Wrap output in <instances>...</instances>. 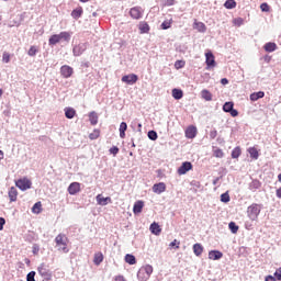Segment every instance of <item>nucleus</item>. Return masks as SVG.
<instances>
[{"label": "nucleus", "mask_w": 281, "mask_h": 281, "mask_svg": "<svg viewBox=\"0 0 281 281\" xmlns=\"http://www.w3.org/2000/svg\"><path fill=\"white\" fill-rule=\"evenodd\" d=\"M260 10L261 12H269V4L267 2L261 3Z\"/></svg>", "instance_id": "nucleus-52"}, {"label": "nucleus", "mask_w": 281, "mask_h": 281, "mask_svg": "<svg viewBox=\"0 0 281 281\" xmlns=\"http://www.w3.org/2000/svg\"><path fill=\"white\" fill-rule=\"evenodd\" d=\"M240 157V147H235L232 151V158L238 159Z\"/></svg>", "instance_id": "nucleus-41"}, {"label": "nucleus", "mask_w": 281, "mask_h": 281, "mask_svg": "<svg viewBox=\"0 0 281 281\" xmlns=\"http://www.w3.org/2000/svg\"><path fill=\"white\" fill-rule=\"evenodd\" d=\"M228 113L232 115V117H238V110H235L234 108Z\"/></svg>", "instance_id": "nucleus-57"}, {"label": "nucleus", "mask_w": 281, "mask_h": 281, "mask_svg": "<svg viewBox=\"0 0 281 281\" xmlns=\"http://www.w3.org/2000/svg\"><path fill=\"white\" fill-rule=\"evenodd\" d=\"M125 262H127V265H137V259L135 258V256L127 254L125 256Z\"/></svg>", "instance_id": "nucleus-33"}, {"label": "nucleus", "mask_w": 281, "mask_h": 281, "mask_svg": "<svg viewBox=\"0 0 281 281\" xmlns=\"http://www.w3.org/2000/svg\"><path fill=\"white\" fill-rule=\"evenodd\" d=\"M189 170H192V162L186 161L178 168V175H186Z\"/></svg>", "instance_id": "nucleus-11"}, {"label": "nucleus", "mask_w": 281, "mask_h": 281, "mask_svg": "<svg viewBox=\"0 0 281 281\" xmlns=\"http://www.w3.org/2000/svg\"><path fill=\"white\" fill-rule=\"evenodd\" d=\"M179 245H181V243H179L177 239H175L173 241H171L169 244V247H176V249H179Z\"/></svg>", "instance_id": "nucleus-53"}, {"label": "nucleus", "mask_w": 281, "mask_h": 281, "mask_svg": "<svg viewBox=\"0 0 281 281\" xmlns=\"http://www.w3.org/2000/svg\"><path fill=\"white\" fill-rule=\"evenodd\" d=\"M115 281H126V279L124 278V276H116L114 278Z\"/></svg>", "instance_id": "nucleus-59"}, {"label": "nucleus", "mask_w": 281, "mask_h": 281, "mask_svg": "<svg viewBox=\"0 0 281 281\" xmlns=\"http://www.w3.org/2000/svg\"><path fill=\"white\" fill-rule=\"evenodd\" d=\"M8 194H9V199H10L11 203H14V201H16V199L19 196V191L16 190L15 187H11L9 189Z\"/></svg>", "instance_id": "nucleus-16"}, {"label": "nucleus", "mask_w": 281, "mask_h": 281, "mask_svg": "<svg viewBox=\"0 0 281 281\" xmlns=\"http://www.w3.org/2000/svg\"><path fill=\"white\" fill-rule=\"evenodd\" d=\"M127 128H128V125L126 124V122H122V123L120 124L119 131H120V137H121V139H124V137H126V131H127Z\"/></svg>", "instance_id": "nucleus-23"}, {"label": "nucleus", "mask_w": 281, "mask_h": 281, "mask_svg": "<svg viewBox=\"0 0 281 281\" xmlns=\"http://www.w3.org/2000/svg\"><path fill=\"white\" fill-rule=\"evenodd\" d=\"M65 115L67 120H74V117H76V110L74 108H66Z\"/></svg>", "instance_id": "nucleus-24"}, {"label": "nucleus", "mask_w": 281, "mask_h": 281, "mask_svg": "<svg viewBox=\"0 0 281 281\" xmlns=\"http://www.w3.org/2000/svg\"><path fill=\"white\" fill-rule=\"evenodd\" d=\"M218 181H221V178H215V179L213 180V186H216V184L218 183Z\"/></svg>", "instance_id": "nucleus-63"}, {"label": "nucleus", "mask_w": 281, "mask_h": 281, "mask_svg": "<svg viewBox=\"0 0 281 281\" xmlns=\"http://www.w3.org/2000/svg\"><path fill=\"white\" fill-rule=\"evenodd\" d=\"M153 192H155V194H161V193L166 192V183L159 182V183L154 184Z\"/></svg>", "instance_id": "nucleus-14"}, {"label": "nucleus", "mask_w": 281, "mask_h": 281, "mask_svg": "<svg viewBox=\"0 0 281 281\" xmlns=\"http://www.w3.org/2000/svg\"><path fill=\"white\" fill-rule=\"evenodd\" d=\"M58 43H60V36L58 34L52 35L48 40V45H50V47L54 45H58Z\"/></svg>", "instance_id": "nucleus-25"}, {"label": "nucleus", "mask_w": 281, "mask_h": 281, "mask_svg": "<svg viewBox=\"0 0 281 281\" xmlns=\"http://www.w3.org/2000/svg\"><path fill=\"white\" fill-rule=\"evenodd\" d=\"M130 16H132L134 20L139 21L144 16V10L142 7H133L130 10Z\"/></svg>", "instance_id": "nucleus-5"}, {"label": "nucleus", "mask_w": 281, "mask_h": 281, "mask_svg": "<svg viewBox=\"0 0 281 281\" xmlns=\"http://www.w3.org/2000/svg\"><path fill=\"white\" fill-rule=\"evenodd\" d=\"M193 254L198 257H200L203 254V245L201 244H194L193 245Z\"/></svg>", "instance_id": "nucleus-28"}, {"label": "nucleus", "mask_w": 281, "mask_h": 281, "mask_svg": "<svg viewBox=\"0 0 281 281\" xmlns=\"http://www.w3.org/2000/svg\"><path fill=\"white\" fill-rule=\"evenodd\" d=\"M95 200H97L98 205H102V206L109 205V203H112V202H113V201L111 200V196L104 198V196H102V194H98V195L95 196Z\"/></svg>", "instance_id": "nucleus-12"}, {"label": "nucleus", "mask_w": 281, "mask_h": 281, "mask_svg": "<svg viewBox=\"0 0 281 281\" xmlns=\"http://www.w3.org/2000/svg\"><path fill=\"white\" fill-rule=\"evenodd\" d=\"M221 258H223V252H221L220 250H211L209 252L210 260H221Z\"/></svg>", "instance_id": "nucleus-18"}, {"label": "nucleus", "mask_w": 281, "mask_h": 281, "mask_svg": "<svg viewBox=\"0 0 281 281\" xmlns=\"http://www.w3.org/2000/svg\"><path fill=\"white\" fill-rule=\"evenodd\" d=\"M56 246L59 247L58 250L63 251L64 254H69V248H67V243H69V239L67 238V235L59 234L55 238Z\"/></svg>", "instance_id": "nucleus-1"}, {"label": "nucleus", "mask_w": 281, "mask_h": 281, "mask_svg": "<svg viewBox=\"0 0 281 281\" xmlns=\"http://www.w3.org/2000/svg\"><path fill=\"white\" fill-rule=\"evenodd\" d=\"M58 36H59V43L60 42L69 43V41H71V32L64 31V32H60Z\"/></svg>", "instance_id": "nucleus-15"}, {"label": "nucleus", "mask_w": 281, "mask_h": 281, "mask_svg": "<svg viewBox=\"0 0 281 281\" xmlns=\"http://www.w3.org/2000/svg\"><path fill=\"white\" fill-rule=\"evenodd\" d=\"M274 278H277V280L281 281V268H278L274 272Z\"/></svg>", "instance_id": "nucleus-54"}, {"label": "nucleus", "mask_w": 281, "mask_h": 281, "mask_svg": "<svg viewBox=\"0 0 281 281\" xmlns=\"http://www.w3.org/2000/svg\"><path fill=\"white\" fill-rule=\"evenodd\" d=\"M260 186L261 183L258 180H252L249 183V190H251V192H256V190H260Z\"/></svg>", "instance_id": "nucleus-30"}, {"label": "nucleus", "mask_w": 281, "mask_h": 281, "mask_svg": "<svg viewBox=\"0 0 281 281\" xmlns=\"http://www.w3.org/2000/svg\"><path fill=\"white\" fill-rule=\"evenodd\" d=\"M139 30L142 34H148V32L150 31V26H148L147 23H143L139 25Z\"/></svg>", "instance_id": "nucleus-38"}, {"label": "nucleus", "mask_w": 281, "mask_h": 281, "mask_svg": "<svg viewBox=\"0 0 281 281\" xmlns=\"http://www.w3.org/2000/svg\"><path fill=\"white\" fill-rule=\"evenodd\" d=\"M3 225H5V218L0 217V232H2Z\"/></svg>", "instance_id": "nucleus-58"}, {"label": "nucleus", "mask_w": 281, "mask_h": 281, "mask_svg": "<svg viewBox=\"0 0 281 281\" xmlns=\"http://www.w3.org/2000/svg\"><path fill=\"white\" fill-rule=\"evenodd\" d=\"M71 16H72V19H76V20L80 19V16H82V7H79L75 10H72Z\"/></svg>", "instance_id": "nucleus-32"}, {"label": "nucleus", "mask_w": 281, "mask_h": 281, "mask_svg": "<svg viewBox=\"0 0 281 281\" xmlns=\"http://www.w3.org/2000/svg\"><path fill=\"white\" fill-rule=\"evenodd\" d=\"M147 137H148L149 139H151V142H157V137H158L157 132H155V131H149L148 134H147Z\"/></svg>", "instance_id": "nucleus-43"}, {"label": "nucleus", "mask_w": 281, "mask_h": 281, "mask_svg": "<svg viewBox=\"0 0 281 281\" xmlns=\"http://www.w3.org/2000/svg\"><path fill=\"white\" fill-rule=\"evenodd\" d=\"M234 25H237L238 27H240V25H243V23H245V21L243 20V18H237L233 21Z\"/></svg>", "instance_id": "nucleus-50"}, {"label": "nucleus", "mask_w": 281, "mask_h": 281, "mask_svg": "<svg viewBox=\"0 0 281 281\" xmlns=\"http://www.w3.org/2000/svg\"><path fill=\"white\" fill-rule=\"evenodd\" d=\"M266 281H276V278H273L272 276H268V277L266 278Z\"/></svg>", "instance_id": "nucleus-62"}, {"label": "nucleus", "mask_w": 281, "mask_h": 281, "mask_svg": "<svg viewBox=\"0 0 281 281\" xmlns=\"http://www.w3.org/2000/svg\"><path fill=\"white\" fill-rule=\"evenodd\" d=\"M117 153H120V148H117V146H113L112 148H110V155H113L115 157Z\"/></svg>", "instance_id": "nucleus-51"}, {"label": "nucleus", "mask_w": 281, "mask_h": 281, "mask_svg": "<svg viewBox=\"0 0 281 281\" xmlns=\"http://www.w3.org/2000/svg\"><path fill=\"white\" fill-rule=\"evenodd\" d=\"M177 69H181L183 67V61H176Z\"/></svg>", "instance_id": "nucleus-60"}, {"label": "nucleus", "mask_w": 281, "mask_h": 281, "mask_svg": "<svg viewBox=\"0 0 281 281\" xmlns=\"http://www.w3.org/2000/svg\"><path fill=\"white\" fill-rule=\"evenodd\" d=\"M34 278H36V272L35 271H31L26 276V281H36V279H34Z\"/></svg>", "instance_id": "nucleus-48"}, {"label": "nucleus", "mask_w": 281, "mask_h": 281, "mask_svg": "<svg viewBox=\"0 0 281 281\" xmlns=\"http://www.w3.org/2000/svg\"><path fill=\"white\" fill-rule=\"evenodd\" d=\"M177 3V0H162V5L165 8H170L171 5H175Z\"/></svg>", "instance_id": "nucleus-44"}, {"label": "nucleus", "mask_w": 281, "mask_h": 281, "mask_svg": "<svg viewBox=\"0 0 281 281\" xmlns=\"http://www.w3.org/2000/svg\"><path fill=\"white\" fill-rule=\"evenodd\" d=\"M225 8L227 10H233V8H236V1L234 0H227L225 3H224Z\"/></svg>", "instance_id": "nucleus-39"}, {"label": "nucleus", "mask_w": 281, "mask_h": 281, "mask_svg": "<svg viewBox=\"0 0 281 281\" xmlns=\"http://www.w3.org/2000/svg\"><path fill=\"white\" fill-rule=\"evenodd\" d=\"M201 97L203 100H205L206 102H212V93L209 90H202L201 91Z\"/></svg>", "instance_id": "nucleus-29"}, {"label": "nucleus", "mask_w": 281, "mask_h": 281, "mask_svg": "<svg viewBox=\"0 0 281 281\" xmlns=\"http://www.w3.org/2000/svg\"><path fill=\"white\" fill-rule=\"evenodd\" d=\"M172 98H175V100H181V98H183V90L175 88L172 90Z\"/></svg>", "instance_id": "nucleus-31"}, {"label": "nucleus", "mask_w": 281, "mask_h": 281, "mask_svg": "<svg viewBox=\"0 0 281 281\" xmlns=\"http://www.w3.org/2000/svg\"><path fill=\"white\" fill-rule=\"evenodd\" d=\"M234 109V102H225L223 105V112L229 113Z\"/></svg>", "instance_id": "nucleus-35"}, {"label": "nucleus", "mask_w": 281, "mask_h": 281, "mask_svg": "<svg viewBox=\"0 0 281 281\" xmlns=\"http://www.w3.org/2000/svg\"><path fill=\"white\" fill-rule=\"evenodd\" d=\"M60 74L63 76V78H71V76H74V68H71V66H61L60 68Z\"/></svg>", "instance_id": "nucleus-10"}, {"label": "nucleus", "mask_w": 281, "mask_h": 281, "mask_svg": "<svg viewBox=\"0 0 281 281\" xmlns=\"http://www.w3.org/2000/svg\"><path fill=\"white\" fill-rule=\"evenodd\" d=\"M221 201L222 203H229L231 198H229V193L225 192L221 195Z\"/></svg>", "instance_id": "nucleus-46"}, {"label": "nucleus", "mask_w": 281, "mask_h": 281, "mask_svg": "<svg viewBox=\"0 0 281 281\" xmlns=\"http://www.w3.org/2000/svg\"><path fill=\"white\" fill-rule=\"evenodd\" d=\"M37 271H38L40 276H42V278H44V280H50L52 279V272L49 271V268H47V266H45V263H42L37 268Z\"/></svg>", "instance_id": "nucleus-6"}, {"label": "nucleus", "mask_w": 281, "mask_h": 281, "mask_svg": "<svg viewBox=\"0 0 281 281\" xmlns=\"http://www.w3.org/2000/svg\"><path fill=\"white\" fill-rule=\"evenodd\" d=\"M186 137H188V139H194L196 137V128L189 126L186 131Z\"/></svg>", "instance_id": "nucleus-19"}, {"label": "nucleus", "mask_w": 281, "mask_h": 281, "mask_svg": "<svg viewBox=\"0 0 281 281\" xmlns=\"http://www.w3.org/2000/svg\"><path fill=\"white\" fill-rule=\"evenodd\" d=\"M218 135V132L216 130H213L210 132L211 139H216V136Z\"/></svg>", "instance_id": "nucleus-56"}, {"label": "nucleus", "mask_w": 281, "mask_h": 281, "mask_svg": "<svg viewBox=\"0 0 281 281\" xmlns=\"http://www.w3.org/2000/svg\"><path fill=\"white\" fill-rule=\"evenodd\" d=\"M122 82H125V85H135L137 80H139V77L135 74L125 75L122 77Z\"/></svg>", "instance_id": "nucleus-8"}, {"label": "nucleus", "mask_w": 281, "mask_h": 281, "mask_svg": "<svg viewBox=\"0 0 281 281\" xmlns=\"http://www.w3.org/2000/svg\"><path fill=\"white\" fill-rule=\"evenodd\" d=\"M33 254H38V246L33 247Z\"/></svg>", "instance_id": "nucleus-64"}, {"label": "nucleus", "mask_w": 281, "mask_h": 281, "mask_svg": "<svg viewBox=\"0 0 281 281\" xmlns=\"http://www.w3.org/2000/svg\"><path fill=\"white\" fill-rule=\"evenodd\" d=\"M149 229L151 234H155V236H159V234H161V227L155 222L150 224Z\"/></svg>", "instance_id": "nucleus-21"}, {"label": "nucleus", "mask_w": 281, "mask_h": 281, "mask_svg": "<svg viewBox=\"0 0 281 281\" xmlns=\"http://www.w3.org/2000/svg\"><path fill=\"white\" fill-rule=\"evenodd\" d=\"M228 227H229L232 234H236L238 232V225H236V223H234V222H231L228 224Z\"/></svg>", "instance_id": "nucleus-45"}, {"label": "nucleus", "mask_w": 281, "mask_h": 281, "mask_svg": "<svg viewBox=\"0 0 281 281\" xmlns=\"http://www.w3.org/2000/svg\"><path fill=\"white\" fill-rule=\"evenodd\" d=\"M2 60L3 63H10V54L3 53Z\"/></svg>", "instance_id": "nucleus-55"}, {"label": "nucleus", "mask_w": 281, "mask_h": 281, "mask_svg": "<svg viewBox=\"0 0 281 281\" xmlns=\"http://www.w3.org/2000/svg\"><path fill=\"white\" fill-rule=\"evenodd\" d=\"M42 204H41V202H36L34 205H33V207H32V212H33V214H41V212H42Z\"/></svg>", "instance_id": "nucleus-37"}, {"label": "nucleus", "mask_w": 281, "mask_h": 281, "mask_svg": "<svg viewBox=\"0 0 281 281\" xmlns=\"http://www.w3.org/2000/svg\"><path fill=\"white\" fill-rule=\"evenodd\" d=\"M15 186L22 190V192H25V190H30V188H32V181L27 178H22L15 182Z\"/></svg>", "instance_id": "nucleus-4"}, {"label": "nucleus", "mask_w": 281, "mask_h": 281, "mask_svg": "<svg viewBox=\"0 0 281 281\" xmlns=\"http://www.w3.org/2000/svg\"><path fill=\"white\" fill-rule=\"evenodd\" d=\"M78 192H80V182L70 183L68 187V193L74 196L75 194H78Z\"/></svg>", "instance_id": "nucleus-13"}, {"label": "nucleus", "mask_w": 281, "mask_h": 281, "mask_svg": "<svg viewBox=\"0 0 281 281\" xmlns=\"http://www.w3.org/2000/svg\"><path fill=\"white\" fill-rule=\"evenodd\" d=\"M205 64L207 66L206 69H210V67H216V60L212 52L205 53Z\"/></svg>", "instance_id": "nucleus-9"}, {"label": "nucleus", "mask_w": 281, "mask_h": 281, "mask_svg": "<svg viewBox=\"0 0 281 281\" xmlns=\"http://www.w3.org/2000/svg\"><path fill=\"white\" fill-rule=\"evenodd\" d=\"M213 155L214 157H217V159H223V157L225 156V154L223 153V149L217 147H213Z\"/></svg>", "instance_id": "nucleus-34"}, {"label": "nucleus", "mask_w": 281, "mask_h": 281, "mask_svg": "<svg viewBox=\"0 0 281 281\" xmlns=\"http://www.w3.org/2000/svg\"><path fill=\"white\" fill-rule=\"evenodd\" d=\"M261 98H265V92L262 91L254 92L250 94L251 102H257V100H260Z\"/></svg>", "instance_id": "nucleus-26"}, {"label": "nucleus", "mask_w": 281, "mask_h": 281, "mask_svg": "<svg viewBox=\"0 0 281 281\" xmlns=\"http://www.w3.org/2000/svg\"><path fill=\"white\" fill-rule=\"evenodd\" d=\"M102 260H104V256H102V254L94 255V260H93L94 265H100Z\"/></svg>", "instance_id": "nucleus-42"}, {"label": "nucleus", "mask_w": 281, "mask_h": 281, "mask_svg": "<svg viewBox=\"0 0 281 281\" xmlns=\"http://www.w3.org/2000/svg\"><path fill=\"white\" fill-rule=\"evenodd\" d=\"M248 153H249L251 159L257 160L260 157V154L258 153V149L256 147H249Z\"/></svg>", "instance_id": "nucleus-27"}, {"label": "nucleus", "mask_w": 281, "mask_h": 281, "mask_svg": "<svg viewBox=\"0 0 281 281\" xmlns=\"http://www.w3.org/2000/svg\"><path fill=\"white\" fill-rule=\"evenodd\" d=\"M89 120L90 124H92V126H95V124H98V114L95 112H91L89 114Z\"/></svg>", "instance_id": "nucleus-36"}, {"label": "nucleus", "mask_w": 281, "mask_h": 281, "mask_svg": "<svg viewBox=\"0 0 281 281\" xmlns=\"http://www.w3.org/2000/svg\"><path fill=\"white\" fill-rule=\"evenodd\" d=\"M263 49L265 52H269V53L276 52V49H278V45L273 42H268L265 44Z\"/></svg>", "instance_id": "nucleus-22"}, {"label": "nucleus", "mask_w": 281, "mask_h": 281, "mask_svg": "<svg viewBox=\"0 0 281 281\" xmlns=\"http://www.w3.org/2000/svg\"><path fill=\"white\" fill-rule=\"evenodd\" d=\"M221 82L222 85H229V80H227V78H223Z\"/></svg>", "instance_id": "nucleus-61"}, {"label": "nucleus", "mask_w": 281, "mask_h": 281, "mask_svg": "<svg viewBox=\"0 0 281 281\" xmlns=\"http://www.w3.org/2000/svg\"><path fill=\"white\" fill-rule=\"evenodd\" d=\"M172 23H170L169 21H164L161 23V30H170Z\"/></svg>", "instance_id": "nucleus-49"}, {"label": "nucleus", "mask_w": 281, "mask_h": 281, "mask_svg": "<svg viewBox=\"0 0 281 281\" xmlns=\"http://www.w3.org/2000/svg\"><path fill=\"white\" fill-rule=\"evenodd\" d=\"M29 56L34 57L36 56V54H38V47L37 46H31L29 52H27Z\"/></svg>", "instance_id": "nucleus-40"}, {"label": "nucleus", "mask_w": 281, "mask_h": 281, "mask_svg": "<svg viewBox=\"0 0 281 281\" xmlns=\"http://www.w3.org/2000/svg\"><path fill=\"white\" fill-rule=\"evenodd\" d=\"M262 211V205L252 203L247 209V216L250 221H258V216H260V212Z\"/></svg>", "instance_id": "nucleus-2"}, {"label": "nucleus", "mask_w": 281, "mask_h": 281, "mask_svg": "<svg viewBox=\"0 0 281 281\" xmlns=\"http://www.w3.org/2000/svg\"><path fill=\"white\" fill-rule=\"evenodd\" d=\"M142 210H144V201H136L133 206V213L142 214Z\"/></svg>", "instance_id": "nucleus-20"}, {"label": "nucleus", "mask_w": 281, "mask_h": 281, "mask_svg": "<svg viewBox=\"0 0 281 281\" xmlns=\"http://www.w3.org/2000/svg\"><path fill=\"white\" fill-rule=\"evenodd\" d=\"M100 137V130H94L92 133H90L89 138L90 139H98Z\"/></svg>", "instance_id": "nucleus-47"}, {"label": "nucleus", "mask_w": 281, "mask_h": 281, "mask_svg": "<svg viewBox=\"0 0 281 281\" xmlns=\"http://www.w3.org/2000/svg\"><path fill=\"white\" fill-rule=\"evenodd\" d=\"M193 30H198V31L201 32L202 34H205V32H207V26H205V23H203V22H196V21H194V23H193Z\"/></svg>", "instance_id": "nucleus-17"}, {"label": "nucleus", "mask_w": 281, "mask_h": 281, "mask_svg": "<svg viewBox=\"0 0 281 281\" xmlns=\"http://www.w3.org/2000/svg\"><path fill=\"white\" fill-rule=\"evenodd\" d=\"M150 276H153V266L150 265L143 266L137 272V278L142 281L148 280Z\"/></svg>", "instance_id": "nucleus-3"}, {"label": "nucleus", "mask_w": 281, "mask_h": 281, "mask_svg": "<svg viewBox=\"0 0 281 281\" xmlns=\"http://www.w3.org/2000/svg\"><path fill=\"white\" fill-rule=\"evenodd\" d=\"M87 52V43H80L72 48L74 56H82Z\"/></svg>", "instance_id": "nucleus-7"}]
</instances>
